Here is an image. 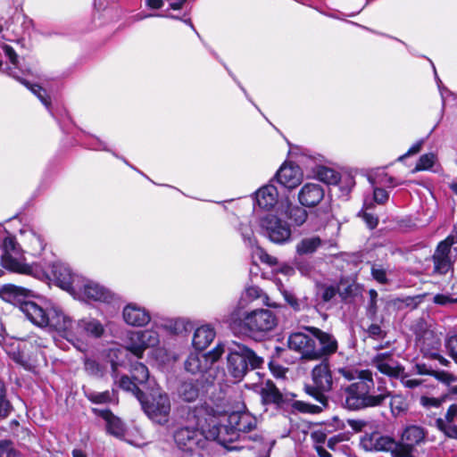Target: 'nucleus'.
Returning <instances> with one entry per match:
<instances>
[{
	"mask_svg": "<svg viewBox=\"0 0 457 457\" xmlns=\"http://www.w3.org/2000/svg\"><path fill=\"white\" fill-rule=\"evenodd\" d=\"M160 342L158 332L154 329H145L137 331L130 335L124 349H111L109 358L111 359V374L115 383L127 392H131L139 401L145 396V393L138 387V384L127 375L121 376L118 379V367L122 365V357L127 356L128 353H132L136 358L141 359L145 349L156 346Z\"/></svg>",
	"mask_w": 457,
	"mask_h": 457,
	"instance_id": "obj_1",
	"label": "nucleus"
},
{
	"mask_svg": "<svg viewBox=\"0 0 457 457\" xmlns=\"http://www.w3.org/2000/svg\"><path fill=\"white\" fill-rule=\"evenodd\" d=\"M183 411V417L188 425L176 429L173 438L180 451L193 454L198 450L204 449L209 440H213L209 436L212 430L211 411L209 407L204 404L187 407Z\"/></svg>",
	"mask_w": 457,
	"mask_h": 457,
	"instance_id": "obj_2",
	"label": "nucleus"
},
{
	"mask_svg": "<svg viewBox=\"0 0 457 457\" xmlns=\"http://www.w3.org/2000/svg\"><path fill=\"white\" fill-rule=\"evenodd\" d=\"M209 410L212 426L209 436L213 441H217L228 450L242 448L232 444L239 439L240 433H248L256 428V418L247 411H236L228 415L225 412L215 411L210 407Z\"/></svg>",
	"mask_w": 457,
	"mask_h": 457,
	"instance_id": "obj_3",
	"label": "nucleus"
},
{
	"mask_svg": "<svg viewBox=\"0 0 457 457\" xmlns=\"http://www.w3.org/2000/svg\"><path fill=\"white\" fill-rule=\"evenodd\" d=\"M363 375L343 389V405L350 411L381 406L390 395L384 383L378 382L375 386L371 371H365Z\"/></svg>",
	"mask_w": 457,
	"mask_h": 457,
	"instance_id": "obj_4",
	"label": "nucleus"
},
{
	"mask_svg": "<svg viewBox=\"0 0 457 457\" xmlns=\"http://www.w3.org/2000/svg\"><path fill=\"white\" fill-rule=\"evenodd\" d=\"M230 329L238 335L254 339L264 337L278 325L276 314L268 309H255L251 312L237 307L228 316Z\"/></svg>",
	"mask_w": 457,
	"mask_h": 457,
	"instance_id": "obj_5",
	"label": "nucleus"
},
{
	"mask_svg": "<svg viewBox=\"0 0 457 457\" xmlns=\"http://www.w3.org/2000/svg\"><path fill=\"white\" fill-rule=\"evenodd\" d=\"M46 328L61 333L68 341L99 338L104 332V326L96 319L84 318L74 321L57 305L52 311Z\"/></svg>",
	"mask_w": 457,
	"mask_h": 457,
	"instance_id": "obj_6",
	"label": "nucleus"
},
{
	"mask_svg": "<svg viewBox=\"0 0 457 457\" xmlns=\"http://www.w3.org/2000/svg\"><path fill=\"white\" fill-rule=\"evenodd\" d=\"M29 293L30 290L28 288L14 285H5L0 289V297L5 302L18 306L20 311L35 326L46 328L55 304L50 302L39 304L27 300Z\"/></svg>",
	"mask_w": 457,
	"mask_h": 457,
	"instance_id": "obj_7",
	"label": "nucleus"
},
{
	"mask_svg": "<svg viewBox=\"0 0 457 457\" xmlns=\"http://www.w3.org/2000/svg\"><path fill=\"white\" fill-rule=\"evenodd\" d=\"M1 264L2 266L15 273L28 275L40 281L50 279L48 272L39 263L29 264L25 262L23 250L17 243L16 238L4 232L0 234Z\"/></svg>",
	"mask_w": 457,
	"mask_h": 457,
	"instance_id": "obj_8",
	"label": "nucleus"
},
{
	"mask_svg": "<svg viewBox=\"0 0 457 457\" xmlns=\"http://www.w3.org/2000/svg\"><path fill=\"white\" fill-rule=\"evenodd\" d=\"M313 385L305 386V392L314 398L320 404H312L303 401H295L292 403L294 410L303 413L316 414L327 408L328 401L326 393L332 389L334 378L329 369L328 361H321L312 371ZM335 380L337 378L335 377Z\"/></svg>",
	"mask_w": 457,
	"mask_h": 457,
	"instance_id": "obj_9",
	"label": "nucleus"
},
{
	"mask_svg": "<svg viewBox=\"0 0 457 457\" xmlns=\"http://www.w3.org/2000/svg\"><path fill=\"white\" fill-rule=\"evenodd\" d=\"M224 348L228 372L237 381L242 380L249 370L259 369L264 363L262 357L244 344L232 341L224 345Z\"/></svg>",
	"mask_w": 457,
	"mask_h": 457,
	"instance_id": "obj_10",
	"label": "nucleus"
},
{
	"mask_svg": "<svg viewBox=\"0 0 457 457\" xmlns=\"http://www.w3.org/2000/svg\"><path fill=\"white\" fill-rule=\"evenodd\" d=\"M2 50L4 55L9 59L11 66L6 67V72L8 75L12 76L25 87H27L43 104V105L47 109L49 113L59 122L64 121V119L67 118L70 120L69 113L66 110L63 111V115L60 116L53 111L51 107L50 97L46 93V90L38 86L37 84L29 83L25 78L22 76L26 74L31 73V71L27 68H22L20 64L18 55L16 54L13 48L9 45H3Z\"/></svg>",
	"mask_w": 457,
	"mask_h": 457,
	"instance_id": "obj_11",
	"label": "nucleus"
},
{
	"mask_svg": "<svg viewBox=\"0 0 457 457\" xmlns=\"http://www.w3.org/2000/svg\"><path fill=\"white\" fill-rule=\"evenodd\" d=\"M224 353V344H218L207 353H190L185 361V370L193 375H200V380L212 384L218 378V374L221 373L215 371L213 365Z\"/></svg>",
	"mask_w": 457,
	"mask_h": 457,
	"instance_id": "obj_12",
	"label": "nucleus"
},
{
	"mask_svg": "<svg viewBox=\"0 0 457 457\" xmlns=\"http://www.w3.org/2000/svg\"><path fill=\"white\" fill-rule=\"evenodd\" d=\"M260 233L275 244L290 241L292 230L289 224L273 213H266L258 219Z\"/></svg>",
	"mask_w": 457,
	"mask_h": 457,
	"instance_id": "obj_13",
	"label": "nucleus"
},
{
	"mask_svg": "<svg viewBox=\"0 0 457 457\" xmlns=\"http://www.w3.org/2000/svg\"><path fill=\"white\" fill-rule=\"evenodd\" d=\"M142 409L146 416L154 423L164 425L169 421L170 413V401L166 393L153 395L151 399L145 395L139 400Z\"/></svg>",
	"mask_w": 457,
	"mask_h": 457,
	"instance_id": "obj_14",
	"label": "nucleus"
},
{
	"mask_svg": "<svg viewBox=\"0 0 457 457\" xmlns=\"http://www.w3.org/2000/svg\"><path fill=\"white\" fill-rule=\"evenodd\" d=\"M426 434L421 427L408 426L403 432L401 442L397 443L394 457H415L417 446L425 443Z\"/></svg>",
	"mask_w": 457,
	"mask_h": 457,
	"instance_id": "obj_15",
	"label": "nucleus"
},
{
	"mask_svg": "<svg viewBox=\"0 0 457 457\" xmlns=\"http://www.w3.org/2000/svg\"><path fill=\"white\" fill-rule=\"evenodd\" d=\"M287 346L290 350L300 354L302 360L316 361V344L312 333L305 331L293 332L287 338Z\"/></svg>",
	"mask_w": 457,
	"mask_h": 457,
	"instance_id": "obj_16",
	"label": "nucleus"
},
{
	"mask_svg": "<svg viewBox=\"0 0 457 457\" xmlns=\"http://www.w3.org/2000/svg\"><path fill=\"white\" fill-rule=\"evenodd\" d=\"M51 273L56 285L71 294H75L81 285L83 277L74 273L66 263L54 262L51 264Z\"/></svg>",
	"mask_w": 457,
	"mask_h": 457,
	"instance_id": "obj_17",
	"label": "nucleus"
},
{
	"mask_svg": "<svg viewBox=\"0 0 457 457\" xmlns=\"http://www.w3.org/2000/svg\"><path fill=\"white\" fill-rule=\"evenodd\" d=\"M305 331L313 334L316 344V361H328L338 350V342L334 335L316 327H305Z\"/></svg>",
	"mask_w": 457,
	"mask_h": 457,
	"instance_id": "obj_18",
	"label": "nucleus"
},
{
	"mask_svg": "<svg viewBox=\"0 0 457 457\" xmlns=\"http://www.w3.org/2000/svg\"><path fill=\"white\" fill-rule=\"evenodd\" d=\"M361 448L367 452H390L394 457V451H396L397 442L389 436L382 435L379 432L365 434L360 442Z\"/></svg>",
	"mask_w": 457,
	"mask_h": 457,
	"instance_id": "obj_19",
	"label": "nucleus"
},
{
	"mask_svg": "<svg viewBox=\"0 0 457 457\" xmlns=\"http://www.w3.org/2000/svg\"><path fill=\"white\" fill-rule=\"evenodd\" d=\"M371 366L389 378L397 379L403 372V366L391 353H379L371 359Z\"/></svg>",
	"mask_w": 457,
	"mask_h": 457,
	"instance_id": "obj_20",
	"label": "nucleus"
},
{
	"mask_svg": "<svg viewBox=\"0 0 457 457\" xmlns=\"http://www.w3.org/2000/svg\"><path fill=\"white\" fill-rule=\"evenodd\" d=\"M75 294L82 295L88 300L110 303L113 299V294L104 286L82 278L81 285Z\"/></svg>",
	"mask_w": 457,
	"mask_h": 457,
	"instance_id": "obj_21",
	"label": "nucleus"
},
{
	"mask_svg": "<svg viewBox=\"0 0 457 457\" xmlns=\"http://www.w3.org/2000/svg\"><path fill=\"white\" fill-rule=\"evenodd\" d=\"M325 197V187L320 183L307 182L300 188L297 199L303 207L317 206Z\"/></svg>",
	"mask_w": 457,
	"mask_h": 457,
	"instance_id": "obj_22",
	"label": "nucleus"
},
{
	"mask_svg": "<svg viewBox=\"0 0 457 457\" xmlns=\"http://www.w3.org/2000/svg\"><path fill=\"white\" fill-rule=\"evenodd\" d=\"M453 243V238L450 237H447L438 244L433 254L435 271L439 274H446L452 267V262L449 254Z\"/></svg>",
	"mask_w": 457,
	"mask_h": 457,
	"instance_id": "obj_23",
	"label": "nucleus"
},
{
	"mask_svg": "<svg viewBox=\"0 0 457 457\" xmlns=\"http://www.w3.org/2000/svg\"><path fill=\"white\" fill-rule=\"evenodd\" d=\"M124 321L132 327H144L151 320L150 312L136 303H128L122 312Z\"/></svg>",
	"mask_w": 457,
	"mask_h": 457,
	"instance_id": "obj_24",
	"label": "nucleus"
},
{
	"mask_svg": "<svg viewBox=\"0 0 457 457\" xmlns=\"http://www.w3.org/2000/svg\"><path fill=\"white\" fill-rule=\"evenodd\" d=\"M92 412L104 420L107 432L118 438L125 436L126 427L122 420L115 416L109 409L93 408Z\"/></svg>",
	"mask_w": 457,
	"mask_h": 457,
	"instance_id": "obj_25",
	"label": "nucleus"
},
{
	"mask_svg": "<svg viewBox=\"0 0 457 457\" xmlns=\"http://www.w3.org/2000/svg\"><path fill=\"white\" fill-rule=\"evenodd\" d=\"M275 178L282 187L293 189L300 185L302 173L297 166L284 164L277 171Z\"/></svg>",
	"mask_w": 457,
	"mask_h": 457,
	"instance_id": "obj_26",
	"label": "nucleus"
},
{
	"mask_svg": "<svg viewBox=\"0 0 457 457\" xmlns=\"http://www.w3.org/2000/svg\"><path fill=\"white\" fill-rule=\"evenodd\" d=\"M254 199L259 208L270 211L278 204V189L271 183L265 185L255 192Z\"/></svg>",
	"mask_w": 457,
	"mask_h": 457,
	"instance_id": "obj_27",
	"label": "nucleus"
},
{
	"mask_svg": "<svg viewBox=\"0 0 457 457\" xmlns=\"http://www.w3.org/2000/svg\"><path fill=\"white\" fill-rule=\"evenodd\" d=\"M204 383L205 382L199 378L182 381L178 388L179 398L184 402H195L200 395Z\"/></svg>",
	"mask_w": 457,
	"mask_h": 457,
	"instance_id": "obj_28",
	"label": "nucleus"
},
{
	"mask_svg": "<svg viewBox=\"0 0 457 457\" xmlns=\"http://www.w3.org/2000/svg\"><path fill=\"white\" fill-rule=\"evenodd\" d=\"M260 395L264 404L281 406L287 400L271 380H267L262 386Z\"/></svg>",
	"mask_w": 457,
	"mask_h": 457,
	"instance_id": "obj_29",
	"label": "nucleus"
},
{
	"mask_svg": "<svg viewBox=\"0 0 457 457\" xmlns=\"http://www.w3.org/2000/svg\"><path fill=\"white\" fill-rule=\"evenodd\" d=\"M83 392L86 398L94 404L118 403L117 391L115 389L98 392L83 387Z\"/></svg>",
	"mask_w": 457,
	"mask_h": 457,
	"instance_id": "obj_30",
	"label": "nucleus"
},
{
	"mask_svg": "<svg viewBox=\"0 0 457 457\" xmlns=\"http://www.w3.org/2000/svg\"><path fill=\"white\" fill-rule=\"evenodd\" d=\"M215 331L210 325H204L195 330L192 344L193 346L202 351L205 349L214 339Z\"/></svg>",
	"mask_w": 457,
	"mask_h": 457,
	"instance_id": "obj_31",
	"label": "nucleus"
},
{
	"mask_svg": "<svg viewBox=\"0 0 457 457\" xmlns=\"http://www.w3.org/2000/svg\"><path fill=\"white\" fill-rule=\"evenodd\" d=\"M436 380L447 387V400H454L457 398V376L446 370H440L436 374Z\"/></svg>",
	"mask_w": 457,
	"mask_h": 457,
	"instance_id": "obj_32",
	"label": "nucleus"
},
{
	"mask_svg": "<svg viewBox=\"0 0 457 457\" xmlns=\"http://www.w3.org/2000/svg\"><path fill=\"white\" fill-rule=\"evenodd\" d=\"M314 176L327 185H337L341 179L338 171L326 166H318L314 170Z\"/></svg>",
	"mask_w": 457,
	"mask_h": 457,
	"instance_id": "obj_33",
	"label": "nucleus"
},
{
	"mask_svg": "<svg viewBox=\"0 0 457 457\" xmlns=\"http://www.w3.org/2000/svg\"><path fill=\"white\" fill-rule=\"evenodd\" d=\"M390 397V410L394 417L401 416L409 410V402L402 394H393Z\"/></svg>",
	"mask_w": 457,
	"mask_h": 457,
	"instance_id": "obj_34",
	"label": "nucleus"
},
{
	"mask_svg": "<svg viewBox=\"0 0 457 457\" xmlns=\"http://www.w3.org/2000/svg\"><path fill=\"white\" fill-rule=\"evenodd\" d=\"M277 286L285 301L295 312H300L304 309L306 306L305 302L298 299L292 291L286 289L280 280H278Z\"/></svg>",
	"mask_w": 457,
	"mask_h": 457,
	"instance_id": "obj_35",
	"label": "nucleus"
},
{
	"mask_svg": "<svg viewBox=\"0 0 457 457\" xmlns=\"http://www.w3.org/2000/svg\"><path fill=\"white\" fill-rule=\"evenodd\" d=\"M321 239L319 237H311L303 238L296 245L298 254H311L321 245Z\"/></svg>",
	"mask_w": 457,
	"mask_h": 457,
	"instance_id": "obj_36",
	"label": "nucleus"
},
{
	"mask_svg": "<svg viewBox=\"0 0 457 457\" xmlns=\"http://www.w3.org/2000/svg\"><path fill=\"white\" fill-rule=\"evenodd\" d=\"M84 145L88 148V149H91V150H95V151H106V152H111L115 157L122 160L127 165L130 166L131 168L135 169L132 165H130L129 163V162L123 158V157H120L115 152L112 151L108 145H107V143L101 140L100 138L96 137H94V136H90L87 139V142H84L83 143Z\"/></svg>",
	"mask_w": 457,
	"mask_h": 457,
	"instance_id": "obj_37",
	"label": "nucleus"
},
{
	"mask_svg": "<svg viewBox=\"0 0 457 457\" xmlns=\"http://www.w3.org/2000/svg\"><path fill=\"white\" fill-rule=\"evenodd\" d=\"M129 371L132 378L138 385H144L149 379L148 368L142 362L136 361L131 363Z\"/></svg>",
	"mask_w": 457,
	"mask_h": 457,
	"instance_id": "obj_38",
	"label": "nucleus"
},
{
	"mask_svg": "<svg viewBox=\"0 0 457 457\" xmlns=\"http://www.w3.org/2000/svg\"><path fill=\"white\" fill-rule=\"evenodd\" d=\"M237 230L239 231L245 246L253 250L254 247L258 245L253 230L249 222L240 221Z\"/></svg>",
	"mask_w": 457,
	"mask_h": 457,
	"instance_id": "obj_39",
	"label": "nucleus"
},
{
	"mask_svg": "<svg viewBox=\"0 0 457 457\" xmlns=\"http://www.w3.org/2000/svg\"><path fill=\"white\" fill-rule=\"evenodd\" d=\"M308 212L303 206L290 205L287 210V218L295 226H302L307 220Z\"/></svg>",
	"mask_w": 457,
	"mask_h": 457,
	"instance_id": "obj_40",
	"label": "nucleus"
},
{
	"mask_svg": "<svg viewBox=\"0 0 457 457\" xmlns=\"http://www.w3.org/2000/svg\"><path fill=\"white\" fill-rule=\"evenodd\" d=\"M12 411V404L7 398L6 386L4 383L0 380V419L7 418Z\"/></svg>",
	"mask_w": 457,
	"mask_h": 457,
	"instance_id": "obj_41",
	"label": "nucleus"
},
{
	"mask_svg": "<svg viewBox=\"0 0 457 457\" xmlns=\"http://www.w3.org/2000/svg\"><path fill=\"white\" fill-rule=\"evenodd\" d=\"M365 371L369 370H359L353 366H343L335 370V373L342 376L345 380L352 381L354 379H361V377L364 376Z\"/></svg>",
	"mask_w": 457,
	"mask_h": 457,
	"instance_id": "obj_42",
	"label": "nucleus"
},
{
	"mask_svg": "<svg viewBox=\"0 0 457 457\" xmlns=\"http://www.w3.org/2000/svg\"><path fill=\"white\" fill-rule=\"evenodd\" d=\"M84 366L87 373L91 376L102 378L105 374V367L94 359H86Z\"/></svg>",
	"mask_w": 457,
	"mask_h": 457,
	"instance_id": "obj_43",
	"label": "nucleus"
},
{
	"mask_svg": "<svg viewBox=\"0 0 457 457\" xmlns=\"http://www.w3.org/2000/svg\"><path fill=\"white\" fill-rule=\"evenodd\" d=\"M439 345V340H436L433 342V346L431 348H427L424 344L421 346V351L424 353L425 355H428L430 358L437 360L440 364L447 366L450 363V361L437 353Z\"/></svg>",
	"mask_w": 457,
	"mask_h": 457,
	"instance_id": "obj_44",
	"label": "nucleus"
},
{
	"mask_svg": "<svg viewBox=\"0 0 457 457\" xmlns=\"http://www.w3.org/2000/svg\"><path fill=\"white\" fill-rule=\"evenodd\" d=\"M369 295L370 300L366 306V315L370 320H375L378 314L377 301L378 295L375 289H370Z\"/></svg>",
	"mask_w": 457,
	"mask_h": 457,
	"instance_id": "obj_45",
	"label": "nucleus"
},
{
	"mask_svg": "<svg viewBox=\"0 0 457 457\" xmlns=\"http://www.w3.org/2000/svg\"><path fill=\"white\" fill-rule=\"evenodd\" d=\"M447 400V395H442L440 397H433L428 395H422L420 398V403L424 408L430 410L433 408H439L443 403Z\"/></svg>",
	"mask_w": 457,
	"mask_h": 457,
	"instance_id": "obj_46",
	"label": "nucleus"
},
{
	"mask_svg": "<svg viewBox=\"0 0 457 457\" xmlns=\"http://www.w3.org/2000/svg\"><path fill=\"white\" fill-rule=\"evenodd\" d=\"M436 160V156L433 153L422 154L419 158L414 170L417 171L429 170L433 167Z\"/></svg>",
	"mask_w": 457,
	"mask_h": 457,
	"instance_id": "obj_47",
	"label": "nucleus"
},
{
	"mask_svg": "<svg viewBox=\"0 0 457 457\" xmlns=\"http://www.w3.org/2000/svg\"><path fill=\"white\" fill-rule=\"evenodd\" d=\"M349 436L345 433H338L327 441V447L334 452L342 450V443L348 441Z\"/></svg>",
	"mask_w": 457,
	"mask_h": 457,
	"instance_id": "obj_48",
	"label": "nucleus"
},
{
	"mask_svg": "<svg viewBox=\"0 0 457 457\" xmlns=\"http://www.w3.org/2000/svg\"><path fill=\"white\" fill-rule=\"evenodd\" d=\"M338 293V287L333 285L323 286L320 287V295L324 303H329Z\"/></svg>",
	"mask_w": 457,
	"mask_h": 457,
	"instance_id": "obj_49",
	"label": "nucleus"
},
{
	"mask_svg": "<svg viewBox=\"0 0 457 457\" xmlns=\"http://www.w3.org/2000/svg\"><path fill=\"white\" fill-rule=\"evenodd\" d=\"M376 179H377L376 182L378 184H379L381 186L387 187H397L399 185H403V181H399L395 178H394L392 176H389L386 173H383V174L378 175Z\"/></svg>",
	"mask_w": 457,
	"mask_h": 457,
	"instance_id": "obj_50",
	"label": "nucleus"
},
{
	"mask_svg": "<svg viewBox=\"0 0 457 457\" xmlns=\"http://www.w3.org/2000/svg\"><path fill=\"white\" fill-rule=\"evenodd\" d=\"M413 372L418 375L432 376L436 379V374L440 373V370H433L431 366L426 363L418 362L413 366Z\"/></svg>",
	"mask_w": 457,
	"mask_h": 457,
	"instance_id": "obj_51",
	"label": "nucleus"
},
{
	"mask_svg": "<svg viewBox=\"0 0 457 457\" xmlns=\"http://www.w3.org/2000/svg\"><path fill=\"white\" fill-rule=\"evenodd\" d=\"M47 343L48 340L46 338L40 337L37 335H30L24 341L25 345H29L31 347H35L36 349L47 347Z\"/></svg>",
	"mask_w": 457,
	"mask_h": 457,
	"instance_id": "obj_52",
	"label": "nucleus"
},
{
	"mask_svg": "<svg viewBox=\"0 0 457 457\" xmlns=\"http://www.w3.org/2000/svg\"><path fill=\"white\" fill-rule=\"evenodd\" d=\"M30 236H31L30 244L32 246V250L34 252L33 253L38 254L45 249V246H46L45 240L41 236H39L36 233H31Z\"/></svg>",
	"mask_w": 457,
	"mask_h": 457,
	"instance_id": "obj_53",
	"label": "nucleus"
},
{
	"mask_svg": "<svg viewBox=\"0 0 457 457\" xmlns=\"http://www.w3.org/2000/svg\"><path fill=\"white\" fill-rule=\"evenodd\" d=\"M397 379H400L402 385L406 387V388H410V389H414L418 386H420L422 383V380L420 379H417V378H411L409 377V375H407L405 373V371L403 370V372L402 373L401 377H399Z\"/></svg>",
	"mask_w": 457,
	"mask_h": 457,
	"instance_id": "obj_54",
	"label": "nucleus"
},
{
	"mask_svg": "<svg viewBox=\"0 0 457 457\" xmlns=\"http://www.w3.org/2000/svg\"><path fill=\"white\" fill-rule=\"evenodd\" d=\"M263 294V291L259 287L252 286L245 289L243 295V299L253 301L262 298Z\"/></svg>",
	"mask_w": 457,
	"mask_h": 457,
	"instance_id": "obj_55",
	"label": "nucleus"
},
{
	"mask_svg": "<svg viewBox=\"0 0 457 457\" xmlns=\"http://www.w3.org/2000/svg\"><path fill=\"white\" fill-rule=\"evenodd\" d=\"M445 347L449 355L457 363V335L449 337L445 341Z\"/></svg>",
	"mask_w": 457,
	"mask_h": 457,
	"instance_id": "obj_56",
	"label": "nucleus"
},
{
	"mask_svg": "<svg viewBox=\"0 0 457 457\" xmlns=\"http://www.w3.org/2000/svg\"><path fill=\"white\" fill-rule=\"evenodd\" d=\"M424 295H417L413 296H406L402 300V303L411 309H416L423 301Z\"/></svg>",
	"mask_w": 457,
	"mask_h": 457,
	"instance_id": "obj_57",
	"label": "nucleus"
},
{
	"mask_svg": "<svg viewBox=\"0 0 457 457\" xmlns=\"http://www.w3.org/2000/svg\"><path fill=\"white\" fill-rule=\"evenodd\" d=\"M373 196H374V200L376 203L383 204L386 202H387V200L389 198V194L384 188H381L379 187H374Z\"/></svg>",
	"mask_w": 457,
	"mask_h": 457,
	"instance_id": "obj_58",
	"label": "nucleus"
},
{
	"mask_svg": "<svg viewBox=\"0 0 457 457\" xmlns=\"http://www.w3.org/2000/svg\"><path fill=\"white\" fill-rule=\"evenodd\" d=\"M373 278L380 284H386L388 279L386 270L381 267L373 266L371 269Z\"/></svg>",
	"mask_w": 457,
	"mask_h": 457,
	"instance_id": "obj_59",
	"label": "nucleus"
},
{
	"mask_svg": "<svg viewBox=\"0 0 457 457\" xmlns=\"http://www.w3.org/2000/svg\"><path fill=\"white\" fill-rule=\"evenodd\" d=\"M441 428L445 431V435L452 438H457V426L452 423H447L442 420H438Z\"/></svg>",
	"mask_w": 457,
	"mask_h": 457,
	"instance_id": "obj_60",
	"label": "nucleus"
},
{
	"mask_svg": "<svg viewBox=\"0 0 457 457\" xmlns=\"http://www.w3.org/2000/svg\"><path fill=\"white\" fill-rule=\"evenodd\" d=\"M366 332L369 335V337L373 339H382L385 337V334H384L381 327L378 324H375V323L370 324L368 327Z\"/></svg>",
	"mask_w": 457,
	"mask_h": 457,
	"instance_id": "obj_61",
	"label": "nucleus"
},
{
	"mask_svg": "<svg viewBox=\"0 0 457 457\" xmlns=\"http://www.w3.org/2000/svg\"><path fill=\"white\" fill-rule=\"evenodd\" d=\"M423 143H424L423 139L417 141L415 144H413L409 148V150L404 154L398 157V161H403V159H405L406 157H408L410 155L418 154L420 151Z\"/></svg>",
	"mask_w": 457,
	"mask_h": 457,
	"instance_id": "obj_62",
	"label": "nucleus"
},
{
	"mask_svg": "<svg viewBox=\"0 0 457 457\" xmlns=\"http://www.w3.org/2000/svg\"><path fill=\"white\" fill-rule=\"evenodd\" d=\"M361 217L370 229L375 228L378 224V218L372 213L363 212Z\"/></svg>",
	"mask_w": 457,
	"mask_h": 457,
	"instance_id": "obj_63",
	"label": "nucleus"
},
{
	"mask_svg": "<svg viewBox=\"0 0 457 457\" xmlns=\"http://www.w3.org/2000/svg\"><path fill=\"white\" fill-rule=\"evenodd\" d=\"M254 249L256 250V252L260 253V259L262 262L268 263L269 265L277 264V258L269 255L258 245L254 247Z\"/></svg>",
	"mask_w": 457,
	"mask_h": 457,
	"instance_id": "obj_64",
	"label": "nucleus"
}]
</instances>
